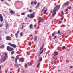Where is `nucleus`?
<instances>
[{
    "instance_id": "obj_39",
    "label": "nucleus",
    "mask_w": 73,
    "mask_h": 73,
    "mask_svg": "<svg viewBox=\"0 0 73 73\" xmlns=\"http://www.w3.org/2000/svg\"><path fill=\"white\" fill-rule=\"evenodd\" d=\"M36 27V24H35L34 25V27L35 28Z\"/></svg>"
},
{
    "instance_id": "obj_10",
    "label": "nucleus",
    "mask_w": 73,
    "mask_h": 73,
    "mask_svg": "<svg viewBox=\"0 0 73 73\" xmlns=\"http://www.w3.org/2000/svg\"><path fill=\"white\" fill-rule=\"evenodd\" d=\"M19 61L21 62H24V59L23 58H20L19 60Z\"/></svg>"
},
{
    "instance_id": "obj_48",
    "label": "nucleus",
    "mask_w": 73,
    "mask_h": 73,
    "mask_svg": "<svg viewBox=\"0 0 73 73\" xmlns=\"http://www.w3.org/2000/svg\"><path fill=\"white\" fill-rule=\"evenodd\" d=\"M11 58H12V59H14L15 58V57H13V56H12L11 57Z\"/></svg>"
},
{
    "instance_id": "obj_60",
    "label": "nucleus",
    "mask_w": 73,
    "mask_h": 73,
    "mask_svg": "<svg viewBox=\"0 0 73 73\" xmlns=\"http://www.w3.org/2000/svg\"><path fill=\"white\" fill-rule=\"evenodd\" d=\"M4 0H1V1L2 2H3V1H4Z\"/></svg>"
},
{
    "instance_id": "obj_44",
    "label": "nucleus",
    "mask_w": 73,
    "mask_h": 73,
    "mask_svg": "<svg viewBox=\"0 0 73 73\" xmlns=\"http://www.w3.org/2000/svg\"><path fill=\"white\" fill-rule=\"evenodd\" d=\"M39 4H40V3L39 2H38V5H37L38 7H39Z\"/></svg>"
},
{
    "instance_id": "obj_53",
    "label": "nucleus",
    "mask_w": 73,
    "mask_h": 73,
    "mask_svg": "<svg viewBox=\"0 0 73 73\" xmlns=\"http://www.w3.org/2000/svg\"><path fill=\"white\" fill-rule=\"evenodd\" d=\"M23 28H24V26L23 25L22 26L21 28H22V29H23Z\"/></svg>"
},
{
    "instance_id": "obj_57",
    "label": "nucleus",
    "mask_w": 73,
    "mask_h": 73,
    "mask_svg": "<svg viewBox=\"0 0 73 73\" xmlns=\"http://www.w3.org/2000/svg\"><path fill=\"white\" fill-rule=\"evenodd\" d=\"M12 36H13V34H11V37H12Z\"/></svg>"
},
{
    "instance_id": "obj_36",
    "label": "nucleus",
    "mask_w": 73,
    "mask_h": 73,
    "mask_svg": "<svg viewBox=\"0 0 73 73\" xmlns=\"http://www.w3.org/2000/svg\"><path fill=\"white\" fill-rule=\"evenodd\" d=\"M17 71H18V72H19V71H20V68H19L18 69Z\"/></svg>"
},
{
    "instance_id": "obj_38",
    "label": "nucleus",
    "mask_w": 73,
    "mask_h": 73,
    "mask_svg": "<svg viewBox=\"0 0 73 73\" xmlns=\"http://www.w3.org/2000/svg\"><path fill=\"white\" fill-rule=\"evenodd\" d=\"M2 40V37L0 36V41H1Z\"/></svg>"
},
{
    "instance_id": "obj_55",
    "label": "nucleus",
    "mask_w": 73,
    "mask_h": 73,
    "mask_svg": "<svg viewBox=\"0 0 73 73\" xmlns=\"http://www.w3.org/2000/svg\"><path fill=\"white\" fill-rule=\"evenodd\" d=\"M51 64L52 65H53V62L52 61L51 62Z\"/></svg>"
},
{
    "instance_id": "obj_52",
    "label": "nucleus",
    "mask_w": 73,
    "mask_h": 73,
    "mask_svg": "<svg viewBox=\"0 0 73 73\" xmlns=\"http://www.w3.org/2000/svg\"><path fill=\"white\" fill-rule=\"evenodd\" d=\"M65 11L66 12H67V11H68V10L67 9H66L65 10Z\"/></svg>"
},
{
    "instance_id": "obj_12",
    "label": "nucleus",
    "mask_w": 73,
    "mask_h": 73,
    "mask_svg": "<svg viewBox=\"0 0 73 73\" xmlns=\"http://www.w3.org/2000/svg\"><path fill=\"white\" fill-rule=\"evenodd\" d=\"M6 58H5V57H4V58H2L1 60V62H5L6 60Z\"/></svg>"
},
{
    "instance_id": "obj_14",
    "label": "nucleus",
    "mask_w": 73,
    "mask_h": 73,
    "mask_svg": "<svg viewBox=\"0 0 73 73\" xmlns=\"http://www.w3.org/2000/svg\"><path fill=\"white\" fill-rule=\"evenodd\" d=\"M33 25L32 24H31L29 26L30 29H33Z\"/></svg>"
},
{
    "instance_id": "obj_21",
    "label": "nucleus",
    "mask_w": 73,
    "mask_h": 73,
    "mask_svg": "<svg viewBox=\"0 0 73 73\" xmlns=\"http://www.w3.org/2000/svg\"><path fill=\"white\" fill-rule=\"evenodd\" d=\"M60 33V31H58V34H59L60 35H61V33Z\"/></svg>"
},
{
    "instance_id": "obj_16",
    "label": "nucleus",
    "mask_w": 73,
    "mask_h": 73,
    "mask_svg": "<svg viewBox=\"0 0 73 73\" xmlns=\"http://www.w3.org/2000/svg\"><path fill=\"white\" fill-rule=\"evenodd\" d=\"M42 58H41L39 60H38V62H40L42 61Z\"/></svg>"
},
{
    "instance_id": "obj_62",
    "label": "nucleus",
    "mask_w": 73,
    "mask_h": 73,
    "mask_svg": "<svg viewBox=\"0 0 73 73\" xmlns=\"http://www.w3.org/2000/svg\"><path fill=\"white\" fill-rule=\"evenodd\" d=\"M1 66H0V70L1 69Z\"/></svg>"
},
{
    "instance_id": "obj_20",
    "label": "nucleus",
    "mask_w": 73,
    "mask_h": 73,
    "mask_svg": "<svg viewBox=\"0 0 73 73\" xmlns=\"http://www.w3.org/2000/svg\"><path fill=\"white\" fill-rule=\"evenodd\" d=\"M4 45H2L0 47V48H4Z\"/></svg>"
},
{
    "instance_id": "obj_23",
    "label": "nucleus",
    "mask_w": 73,
    "mask_h": 73,
    "mask_svg": "<svg viewBox=\"0 0 73 73\" xmlns=\"http://www.w3.org/2000/svg\"><path fill=\"white\" fill-rule=\"evenodd\" d=\"M54 53L56 54V55H58V52L55 51L54 52Z\"/></svg>"
},
{
    "instance_id": "obj_40",
    "label": "nucleus",
    "mask_w": 73,
    "mask_h": 73,
    "mask_svg": "<svg viewBox=\"0 0 73 73\" xmlns=\"http://www.w3.org/2000/svg\"><path fill=\"white\" fill-rule=\"evenodd\" d=\"M21 15H24L25 14L23 13H21Z\"/></svg>"
},
{
    "instance_id": "obj_15",
    "label": "nucleus",
    "mask_w": 73,
    "mask_h": 73,
    "mask_svg": "<svg viewBox=\"0 0 73 73\" xmlns=\"http://www.w3.org/2000/svg\"><path fill=\"white\" fill-rule=\"evenodd\" d=\"M10 13L11 14H14L15 12H13V11L11 10V11H10Z\"/></svg>"
},
{
    "instance_id": "obj_54",
    "label": "nucleus",
    "mask_w": 73,
    "mask_h": 73,
    "mask_svg": "<svg viewBox=\"0 0 73 73\" xmlns=\"http://www.w3.org/2000/svg\"><path fill=\"white\" fill-rule=\"evenodd\" d=\"M6 4H7V5H8L9 6V5H9L7 3H6Z\"/></svg>"
},
{
    "instance_id": "obj_2",
    "label": "nucleus",
    "mask_w": 73,
    "mask_h": 73,
    "mask_svg": "<svg viewBox=\"0 0 73 73\" xmlns=\"http://www.w3.org/2000/svg\"><path fill=\"white\" fill-rule=\"evenodd\" d=\"M44 46V44H43L40 48V53L39 54V56H38V57H40V56L41 54L43 53L44 52V48H43Z\"/></svg>"
},
{
    "instance_id": "obj_1",
    "label": "nucleus",
    "mask_w": 73,
    "mask_h": 73,
    "mask_svg": "<svg viewBox=\"0 0 73 73\" xmlns=\"http://www.w3.org/2000/svg\"><path fill=\"white\" fill-rule=\"evenodd\" d=\"M60 7V6L59 5H58L55 7L53 11V12L54 13L52 14V16H54L55 15L56 12V11H58V10L59 9Z\"/></svg>"
},
{
    "instance_id": "obj_46",
    "label": "nucleus",
    "mask_w": 73,
    "mask_h": 73,
    "mask_svg": "<svg viewBox=\"0 0 73 73\" xmlns=\"http://www.w3.org/2000/svg\"><path fill=\"white\" fill-rule=\"evenodd\" d=\"M27 55H29V54H30L29 53V52H27Z\"/></svg>"
},
{
    "instance_id": "obj_41",
    "label": "nucleus",
    "mask_w": 73,
    "mask_h": 73,
    "mask_svg": "<svg viewBox=\"0 0 73 73\" xmlns=\"http://www.w3.org/2000/svg\"><path fill=\"white\" fill-rule=\"evenodd\" d=\"M64 18V17H62V18H61V20H63Z\"/></svg>"
},
{
    "instance_id": "obj_8",
    "label": "nucleus",
    "mask_w": 73,
    "mask_h": 73,
    "mask_svg": "<svg viewBox=\"0 0 73 73\" xmlns=\"http://www.w3.org/2000/svg\"><path fill=\"white\" fill-rule=\"evenodd\" d=\"M44 19L43 18H41L38 21V23H39L40 22H44Z\"/></svg>"
},
{
    "instance_id": "obj_34",
    "label": "nucleus",
    "mask_w": 73,
    "mask_h": 73,
    "mask_svg": "<svg viewBox=\"0 0 73 73\" xmlns=\"http://www.w3.org/2000/svg\"><path fill=\"white\" fill-rule=\"evenodd\" d=\"M3 24H0V27H1L3 26Z\"/></svg>"
},
{
    "instance_id": "obj_5",
    "label": "nucleus",
    "mask_w": 73,
    "mask_h": 73,
    "mask_svg": "<svg viewBox=\"0 0 73 73\" xmlns=\"http://www.w3.org/2000/svg\"><path fill=\"white\" fill-rule=\"evenodd\" d=\"M7 50L9 51H12L14 50V49L10 46H8L7 47Z\"/></svg>"
},
{
    "instance_id": "obj_56",
    "label": "nucleus",
    "mask_w": 73,
    "mask_h": 73,
    "mask_svg": "<svg viewBox=\"0 0 73 73\" xmlns=\"http://www.w3.org/2000/svg\"><path fill=\"white\" fill-rule=\"evenodd\" d=\"M30 65L31 66L32 65V63L31 62H30Z\"/></svg>"
},
{
    "instance_id": "obj_7",
    "label": "nucleus",
    "mask_w": 73,
    "mask_h": 73,
    "mask_svg": "<svg viewBox=\"0 0 73 73\" xmlns=\"http://www.w3.org/2000/svg\"><path fill=\"white\" fill-rule=\"evenodd\" d=\"M0 20L1 22H2L3 21V17L2 16L1 14H0Z\"/></svg>"
},
{
    "instance_id": "obj_59",
    "label": "nucleus",
    "mask_w": 73,
    "mask_h": 73,
    "mask_svg": "<svg viewBox=\"0 0 73 73\" xmlns=\"http://www.w3.org/2000/svg\"><path fill=\"white\" fill-rule=\"evenodd\" d=\"M65 27V25H63V27Z\"/></svg>"
},
{
    "instance_id": "obj_49",
    "label": "nucleus",
    "mask_w": 73,
    "mask_h": 73,
    "mask_svg": "<svg viewBox=\"0 0 73 73\" xmlns=\"http://www.w3.org/2000/svg\"><path fill=\"white\" fill-rule=\"evenodd\" d=\"M72 9L71 7L70 6L69 8V9Z\"/></svg>"
},
{
    "instance_id": "obj_4",
    "label": "nucleus",
    "mask_w": 73,
    "mask_h": 73,
    "mask_svg": "<svg viewBox=\"0 0 73 73\" xmlns=\"http://www.w3.org/2000/svg\"><path fill=\"white\" fill-rule=\"evenodd\" d=\"M8 45L9 46H10L11 47L14 48H16L17 47V46L16 45L14 44H11V43L9 42L8 43Z\"/></svg>"
},
{
    "instance_id": "obj_42",
    "label": "nucleus",
    "mask_w": 73,
    "mask_h": 73,
    "mask_svg": "<svg viewBox=\"0 0 73 73\" xmlns=\"http://www.w3.org/2000/svg\"><path fill=\"white\" fill-rule=\"evenodd\" d=\"M61 13H62V15H64V13H63V11H61Z\"/></svg>"
},
{
    "instance_id": "obj_61",
    "label": "nucleus",
    "mask_w": 73,
    "mask_h": 73,
    "mask_svg": "<svg viewBox=\"0 0 73 73\" xmlns=\"http://www.w3.org/2000/svg\"><path fill=\"white\" fill-rule=\"evenodd\" d=\"M72 67H73V66H70V68H72Z\"/></svg>"
},
{
    "instance_id": "obj_18",
    "label": "nucleus",
    "mask_w": 73,
    "mask_h": 73,
    "mask_svg": "<svg viewBox=\"0 0 73 73\" xmlns=\"http://www.w3.org/2000/svg\"><path fill=\"white\" fill-rule=\"evenodd\" d=\"M37 37H35V38H34V40L35 42H36L37 41Z\"/></svg>"
},
{
    "instance_id": "obj_27",
    "label": "nucleus",
    "mask_w": 73,
    "mask_h": 73,
    "mask_svg": "<svg viewBox=\"0 0 73 73\" xmlns=\"http://www.w3.org/2000/svg\"><path fill=\"white\" fill-rule=\"evenodd\" d=\"M31 42H29V46H31Z\"/></svg>"
},
{
    "instance_id": "obj_6",
    "label": "nucleus",
    "mask_w": 73,
    "mask_h": 73,
    "mask_svg": "<svg viewBox=\"0 0 73 73\" xmlns=\"http://www.w3.org/2000/svg\"><path fill=\"white\" fill-rule=\"evenodd\" d=\"M6 40L8 41H11V38L9 36H7L6 37Z\"/></svg>"
},
{
    "instance_id": "obj_25",
    "label": "nucleus",
    "mask_w": 73,
    "mask_h": 73,
    "mask_svg": "<svg viewBox=\"0 0 73 73\" xmlns=\"http://www.w3.org/2000/svg\"><path fill=\"white\" fill-rule=\"evenodd\" d=\"M55 32H54V33H52V37H54L55 35Z\"/></svg>"
},
{
    "instance_id": "obj_26",
    "label": "nucleus",
    "mask_w": 73,
    "mask_h": 73,
    "mask_svg": "<svg viewBox=\"0 0 73 73\" xmlns=\"http://www.w3.org/2000/svg\"><path fill=\"white\" fill-rule=\"evenodd\" d=\"M19 31H18L17 32V33L15 34V35H17L18 33H19Z\"/></svg>"
},
{
    "instance_id": "obj_32",
    "label": "nucleus",
    "mask_w": 73,
    "mask_h": 73,
    "mask_svg": "<svg viewBox=\"0 0 73 73\" xmlns=\"http://www.w3.org/2000/svg\"><path fill=\"white\" fill-rule=\"evenodd\" d=\"M14 53V51H12L11 52V54H13Z\"/></svg>"
},
{
    "instance_id": "obj_24",
    "label": "nucleus",
    "mask_w": 73,
    "mask_h": 73,
    "mask_svg": "<svg viewBox=\"0 0 73 73\" xmlns=\"http://www.w3.org/2000/svg\"><path fill=\"white\" fill-rule=\"evenodd\" d=\"M37 3V2L36 1H35L34 2V5H36Z\"/></svg>"
},
{
    "instance_id": "obj_33",
    "label": "nucleus",
    "mask_w": 73,
    "mask_h": 73,
    "mask_svg": "<svg viewBox=\"0 0 73 73\" xmlns=\"http://www.w3.org/2000/svg\"><path fill=\"white\" fill-rule=\"evenodd\" d=\"M23 35V33L22 32H21L20 33V36H21Z\"/></svg>"
},
{
    "instance_id": "obj_3",
    "label": "nucleus",
    "mask_w": 73,
    "mask_h": 73,
    "mask_svg": "<svg viewBox=\"0 0 73 73\" xmlns=\"http://www.w3.org/2000/svg\"><path fill=\"white\" fill-rule=\"evenodd\" d=\"M27 17H29L30 19H32L33 17H34L35 15L32 13L30 14V15L29 14H28L27 15Z\"/></svg>"
},
{
    "instance_id": "obj_13",
    "label": "nucleus",
    "mask_w": 73,
    "mask_h": 73,
    "mask_svg": "<svg viewBox=\"0 0 73 73\" xmlns=\"http://www.w3.org/2000/svg\"><path fill=\"white\" fill-rule=\"evenodd\" d=\"M20 56V55H17L16 56V58H15V61L16 63H17V60L18 58Z\"/></svg>"
},
{
    "instance_id": "obj_51",
    "label": "nucleus",
    "mask_w": 73,
    "mask_h": 73,
    "mask_svg": "<svg viewBox=\"0 0 73 73\" xmlns=\"http://www.w3.org/2000/svg\"><path fill=\"white\" fill-rule=\"evenodd\" d=\"M15 35L16 36V38H17L18 37V36L17 35Z\"/></svg>"
},
{
    "instance_id": "obj_30",
    "label": "nucleus",
    "mask_w": 73,
    "mask_h": 73,
    "mask_svg": "<svg viewBox=\"0 0 73 73\" xmlns=\"http://www.w3.org/2000/svg\"><path fill=\"white\" fill-rule=\"evenodd\" d=\"M62 21H59V24H61V23H62Z\"/></svg>"
},
{
    "instance_id": "obj_63",
    "label": "nucleus",
    "mask_w": 73,
    "mask_h": 73,
    "mask_svg": "<svg viewBox=\"0 0 73 73\" xmlns=\"http://www.w3.org/2000/svg\"><path fill=\"white\" fill-rule=\"evenodd\" d=\"M33 14H35V13L34 12H33Z\"/></svg>"
},
{
    "instance_id": "obj_11",
    "label": "nucleus",
    "mask_w": 73,
    "mask_h": 73,
    "mask_svg": "<svg viewBox=\"0 0 73 73\" xmlns=\"http://www.w3.org/2000/svg\"><path fill=\"white\" fill-rule=\"evenodd\" d=\"M69 3H70V2L68 1L64 3V5H66V6H68V5Z\"/></svg>"
},
{
    "instance_id": "obj_9",
    "label": "nucleus",
    "mask_w": 73,
    "mask_h": 73,
    "mask_svg": "<svg viewBox=\"0 0 73 73\" xmlns=\"http://www.w3.org/2000/svg\"><path fill=\"white\" fill-rule=\"evenodd\" d=\"M4 55V58H7V54L6 52H4L3 53Z\"/></svg>"
},
{
    "instance_id": "obj_31",
    "label": "nucleus",
    "mask_w": 73,
    "mask_h": 73,
    "mask_svg": "<svg viewBox=\"0 0 73 73\" xmlns=\"http://www.w3.org/2000/svg\"><path fill=\"white\" fill-rule=\"evenodd\" d=\"M29 12H33V10L31 9H30L29 10Z\"/></svg>"
},
{
    "instance_id": "obj_37",
    "label": "nucleus",
    "mask_w": 73,
    "mask_h": 73,
    "mask_svg": "<svg viewBox=\"0 0 73 73\" xmlns=\"http://www.w3.org/2000/svg\"><path fill=\"white\" fill-rule=\"evenodd\" d=\"M25 67L26 68H27V64H26L25 65Z\"/></svg>"
},
{
    "instance_id": "obj_58",
    "label": "nucleus",
    "mask_w": 73,
    "mask_h": 73,
    "mask_svg": "<svg viewBox=\"0 0 73 73\" xmlns=\"http://www.w3.org/2000/svg\"><path fill=\"white\" fill-rule=\"evenodd\" d=\"M29 36H30V37H32V35H29Z\"/></svg>"
},
{
    "instance_id": "obj_19",
    "label": "nucleus",
    "mask_w": 73,
    "mask_h": 73,
    "mask_svg": "<svg viewBox=\"0 0 73 73\" xmlns=\"http://www.w3.org/2000/svg\"><path fill=\"white\" fill-rule=\"evenodd\" d=\"M47 11V9H46V10H45L44 11V12H43V13H44V15H45V14H46V13Z\"/></svg>"
},
{
    "instance_id": "obj_64",
    "label": "nucleus",
    "mask_w": 73,
    "mask_h": 73,
    "mask_svg": "<svg viewBox=\"0 0 73 73\" xmlns=\"http://www.w3.org/2000/svg\"><path fill=\"white\" fill-rule=\"evenodd\" d=\"M8 1H11V0H8Z\"/></svg>"
},
{
    "instance_id": "obj_43",
    "label": "nucleus",
    "mask_w": 73,
    "mask_h": 73,
    "mask_svg": "<svg viewBox=\"0 0 73 73\" xmlns=\"http://www.w3.org/2000/svg\"><path fill=\"white\" fill-rule=\"evenodd\" d=\"M33 1H31V5H32V4H33Z\"/></svg>"
},
{
    "instance_id": "obj_45",
    "label": "nucleus",
    "mask_w": 73,
    "mask_h": 73,
    "mask_svg": "<svg viewBox=\"0 0 73 73\" xmlns=\"http://www.w3.org/2000/svg\"><path fill=\"white\" fill-rule=\"evenodd\" d=\"M8 70H7L6 69L5 70V72L6 73H7V72Z\"/></svg>"
},
{
    "instance_id": "obj_47",
    "label": "nucleus",
    "mask_w": 73,
    "mask_h": 73,
    "mask_svg": "<svg viewBox=\"0 0 73 73\" xmlns=\"http://www.w3.org/2000/svg\"><path fill=\"white\" fill-rule=\"evenodd\" d=\"M39 66V64H38L37 65V68H38Z\"/></svg>"
},
{
    "instance_id": "obj_28",
    "label": "nucleus",
    "mask_w": 73,
    "mask_h": 73,
    "mask_svg": "<svg viewBox=\"0 0 73 73\" xmlns=\"http://www.w3.org/2000/svg\"><path fill=\"white\" fill-rule=\"evenodd\" d=\"M45 7H44L43 9L42 10V11H41V12H43V11H44V9H45Z\"/></svg>"
},
{
    "instance_id": "obj_29",
    "label": "nucleus",
    "mask_w": 73,
    "mask_h": 73,
    "mask_svg": "<svg viewBox=\"0 0 73 73\" xmlns=\"http://www.w3.org/2000/svg\"><path fill=\"white\" fill-rule=\"evenodd\" d=\"M57 37V36L56 35L53 38V39L54 40H55L56 39V38Z\"/></svg>"
},
{
    "instance_id": "obj_22",
    "label": "nucleus",
    "mask_w": 73,
    "mask_h": 73,
    "mask_svg": "<svg viewBox=\"0 0 73 73\" xmlns=\"http://www.w3.org/2000/svg\"><path fill=\"white\" fill-rule=\"evenodd\" d=\"M54 59L55 60H57L58 59L57 56H56L55 57Z\"/></svg>"
},
{
    "instance_id": "obj_35",
    "label": "nucleus",
    "mask_w": 73,
    "mask_h": 73,
    "mask_svg": "<svg viewBox=\"0 0 73 73\" xmlns=\"http://www.w3.org/2000/svg\"><path fill=\"white\" fill-rule=\"evenodd\" d=\"M63 49L64 50L65 48V46H63V47H62Z\"/></svg>"
},
{
    "instance_id": "obj_17",
    "label": "nucleus",
    "mask_w": 73,
    "mask_h": 73,
    "mask_svg": "<svg viewBox=\"0 0 73 73\" xmlns=\"http://www.w3.org/2000/svg\"><path fill=\"white\" fill-rule=\"evenodd\" d=\"M9 27V26L8 25V23L7 22V23H6V29H7V27Z\"/></svg>"
},
{
    "instance_id": "obj_50",
    "label": "nucleus",
    "mask_w": 73,
    "mask_h": 73,
    "mask_svg": "<svg viewBox=\"0 0 73 73\" xmlns=\"http://www.w3.org/2000/svg\"><path fill=\"white\" fill-rule=\"evenodd\" d=\"M19 1H16V3H19Z\"/></svg>"
}]
</instances>
